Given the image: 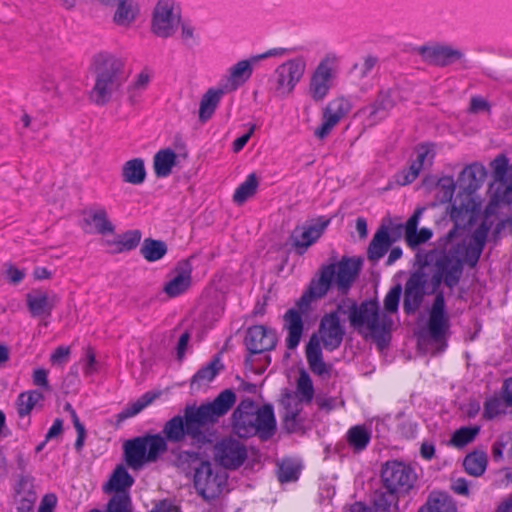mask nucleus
<instances>
[{
    "instance_id": "obj_1",
    "label": "nucleus",
    "mask_w": 512,
    "mask_h": 512,
    "mask_svg": "<svg viewBox=\"0 0 512 512\" xmlns=\"http://www.w3.org/2000/svg\"><path fill=\"white\" fill-rule=\"evenodd\" d=\"M236 402V394L231 389H225L211 402L200 406L186 405L183 415H176L168 420L161 431L168 441L173 444L182 443L189 438L198 446L210 442L205 429L215 425L226 415Z\"/></svg>"
},
{
    "instance_id": "obj_2",
    "label": "nucleus",
    "mask_w": 512,
    "mask_h": 512,
    "mask_svg": "<svg viewBox=\"0 0 512 512\" xmlns=\"http://www.w3.org/2000/svg\"><path fill=\"white\" fill-rule=\"evenodd\" d=\"M231 420L234 432L242 438L258 436L261 440H268L276 431L272 405L266 404L259 408L250 398L240 401Z\"/></svg>"
},
{
    "instance_id": "obj_3",
    "label": "nucleus",
    "mask_w": 512,
    "mask_h": 512,
    "mask_svg": "<svg viewBox=\"0 0 512 512\" xmlns=\"http://www.w3.org/2000/svg\"><path fill=\"white\" fill-rule=\"evenodd\" d=\"M92 67L95 84L90 92V100L98 106H104L125 82L124 62L114 54L100 52L93 56Z\"/></svg>"
},
{
    "instance_id": "obj_4",
    "label": "nucleus",
    "mask_w": 512,
    "mask_h": 512,
    "mask_svg": "<svg viewBox=\"0 0 512 512\" xmlns=\"http://www.w3.org/2000/svg\"><path fill=\"white\" fill-rule=\"evenodd\" d=\"M348 302L350 326L359 334H362L364 328L367 329L379 348L386 347L390 340L392 319L380 313L378 302L376 300H365L360 304L353 300Z\"/></svg>"
},
{
    "instance_id": "obj_5",
    "label": "nucleus",
    "mask_w": 512,
    "mask_h": 512,
    "mask_svg": "<svg viewBox=\"0 0 512 512\" xmlns=\"http://www.w3.org/2000/svg\"><path fill=\"white\" fill-rule=\"evenodd\" d=\"M178 459L188 463L199 462L194 469L193 481L198 495L204 501L211 502L220 496L227 484L228 475L225 471L208 460H201L200 453L195 451H182Z\"/></svg>"
},
{
    "instance_id": "obj_6",
    "label": "nucleus",
    "mask_w": 512,
    "mask_h": 512,
    "mask_svg": "<svg viewBox=\"0 0 512 512\" xmlns=\"http://www.w3.org/2000/svg\"><path fill=\"white\" fill-rule=\"evenodd\" d=\"M168 439L162 433L145 435L128 440L124 444V455L127 465L134 469H141L146 463L157 461L159 456L168 449Z\"/></svg>"
},
{
    "instance_id": "obj_7",
    "label": "nucleus",
    "mask_w": 512,
    "mask_h": 512,
    "mask_svg": "<svg viewBox=\"0 0 512 512\" xmlns=\"http://www.w3.org/2000/svg\"><path fill=\"white\" fill-rule=\"evenodd\" d=\"M380 478L384 488L394 490L405 496L414 488L417 474L409 464L392 460L382 465Z\"/></svg>"
},
{
    "instance_id": "obj_8",
    "label": "nucleus",
    "mask_w": 512,
    "mask_h": 512,
    "mask_svg": "<svg viewBox=\"0 0 512 512\" xmlns=\"http://www.w3.org/2000/svg\"><path fill=\"white\" fill-rule=\"evenodd\" d=\"M306 61L296 57L279 65L272 79L274 96L280 99L289 96L305 73Z\"/></svg>"
},
{
    "instance_id": "obj_9",
    "label": "nucleus",
    "mask_w": 512,
    "mask_h": 512,
    "mask_svg": "<svg viewBox=\"0 0 512 512\" xmlns=\"http://www.w3.org/2000/svg\"><path fill=\"white\" fill-rule=\"evenodd\" d=\"M213 459L218 466L224 469L236 470L247 459V448L239 440L225 437L214 445Z\"/></svg>"
},
{
    "instance_id": "obj_10",
    "label": "nucleus",
    "mask_w": 512,
    "mask_h": 512,
    "mask_svg": "<svg viewBox=\"0 0 512 512\" xmlns=\"http://www.w3.org/2000/svg\"><path fill=\"white\" fill-rule=\"evenodd\" d=\"M448 246L440 253L435 261V269H438L445 276V285L450 289L456 287L462 277L465 255L462 247L455 244L448 249Z\"/></svg>"
},
{
    "instance_id": "obj_11",
    "label": "nucleus",
    "mask_w": 512,
    "mask_h": 512,
    "mask_svg": "<svg viewBox=\"0 0 512 512\" xmlns=\"http://www.w3.org/2000/svg\"><path fill=\"white\" fill-rule=\"evenodd\" d=\"M336 62V55L327 54L312 73L308 92L315 102H321L328 95L332 87L333 65Z\"/></svg>"
},
{
    "instance_id": "obj_12",
    "label": "nucleus",
    "mask_w": 512,
    "mask_h": 512,
    "mask_svg": "<svg viewBox=\"0 0 512 512\" xmlns=\"http://www.w3.org/2000/svg\"><path fill=\"white\" fill-rule=\"evenodd\" d=\"M180 14L175 12L171 0H160L153 12L152 31L161 38L172 36L180 24Z\"/></svg>"
},
{
    "instance_id": "obj_13",
    "label": "nucleus",
    "mask_w": 512,
    "mask_h": 512,
    "mask_svg": "<svg viewBox=\"0 0 512 512\" xmlns=\"http://www.w3.org/2000/svg\"><path fill=\"white\" fill-rule=\"evenodd\" d=\"M427 275L422 270H416L407 279L404 287L403 310L407 315L415 314L426 294Z\"/></svg>"
},
{
    "instance_id": "obj_14",
    "label": "nucleus",
    "mask_w": 512,
    "mask_h": 512,
    "mask_svg": "<svg viewBox=\"0 0 512 512\" xmlns=\"http://www.w3.org/2000/svg\"><path fill=\"white\" fill-rule=\"evenodd\" d=\"M278 338L274 329L264 325L249 327L246 331L244 344L250 355L271 351L276 347Z\"/></svg>"
},
{
    "instance_id": "obj_15",
    "label": "nucleus",
    "mask_w": 512,
    "mask_h": 512,
    "mask_svg": "<svg viewBox=\"0 0 512 512\" xmlns=\"http://www.w3.org/2000/svg\"><path fill=\"white\" fill-rule=\"evenodd\" d=\"M351 109V102L344 97H337L330 101L323 111V122L314 131V135L319 139L327 137L332 129L351 111Z\"/></svg>"
},
{
    "instance_id": "obj_16",
    "label": "nucleus",
    "mask_w": 512,
    "mask_h": 512,
    "mask_svg": "<svg viewBox=\"0 0 512 512\" xmlns=\"http://www.w3.org/2000/svg\"><path fill=\"white\" fill-rule=\"evenodd\" d=\"M335 275V265H325L320 270L318 279H313L310 283L309 289L300 297L296 305L297 310L305 312L312 300L322 298L330 289L333 278Z\"/></svg>"
},
{
    "instance_id": "obj_17",
    "label": "nucleus",
    "mask_w": 512,
    "mask_h": 512,
    "mask_svg": "<svg viewBox=\"0 0 512 512\" xmlns=\"http://www.w3.org/2000/svg\"><path fill=\"white\" fill-rule=\"evenodd\" d=\"M448 328L449 318L446 313L444 294L438 292L434 298L428 320L429 338L435 343L442 342Z\"/></svg>"
},
{
    "instance_id": "obj_18",
    "label": "nucleus",
    "mask_w": 512,
    "mask_h": 512,
    "mask_svg": "<svg viewBox=\"0 0 512 512\" xmlns=\"http://www.w3.org/2000/svg\"><path fill=\"white\" fill-rule=\"evenodd\" d=\"M418 53L425 62L438 67L452 65L464 58V54L461 50L442 44L421 46L418 48Z\"/></svg>"
},
{
    "instance_id": "obj_19",
    "label": "nucleus",
    "mask_w": 512,
    "mask_h": 512,
    "mask_svg": "<svg viewBox=\"0 0 512 512\" xmlns=\"http://www.w3.org/2000/svg\"><path fill=\"white\" fill-rule=\"evenodd\" d=\"M192 265L189 259L177 263L170 273V279L163 287V292L170 298L184 294L192 283Z\"/></svg>"
},
{
    "instance_id": "obj_20",
    "label": "nucleus",
    "mask_w": 512,
    "mask_h": 512,
    "mask_svg": "<svg viewBox=\"0 0 512 512\" xmlns=\"http://www.w3.org/2000/svg\"><path fill=\"white\" fill-rule=\"evenodd\" d=\"M319 334L327 351H334L340 347L345 335V328L341 325L337 313H327L322 317Z\"/></svg>"
},
{
    "instance_id": "obj_21",
    "label": "nucleus",
    "mask_w": 512,
    "mask_h": 512,
    "mask_svg": "<svg viewBox=\"0 0 512 512\" xmlns=\"http://www.w3.org/2000/svg\"><path fill=\"white\" fill-rule=\"evenodd\" d=\"M328 224L329 220H326L317 224L295 227L290 235V242L297 254H304L308 247L321 237Z\"/></svg>"
},
{
    "instance_id": "obj_22",
    "label": "nucleus",
    "mask_w": 512,
    "mask_h": 512,
    "mask_svg": "<svg viewBox=\"0 0 512 512\" xmlns=\"http://www.w3.org/2000/svg\"><path fill=\"white\" fill-rule=\"evenodd\" d=\"M58 301L57 295L40 289L26 294V305L33 318L50 317Z\"/></svg>"
},
{
    "instance_id": "obj_23",
    "label": "nucleus",
    "mask_w": 512,
    "mask_h": 512,
    "mask_svg": "<svg viewBox=\"0 0 512 512\" xmlns=\"http://www.w3.org/2000/svg\"><path fill=\"white\" fill-rule=\"evenodd\" d=\"M335 265V281L338 290L346 294L356 279L362 265V261L356 258L343 257Z\"/></svg>"
},
{
    "instance_id": "obj_24",
    "label": "nucleus",
    "mask_w": 512,
    "mask_h": 512,
    "mask_svg": "<svg viewBox=\"0 0 512 512\" xmlns=\"http://www.w3.org/2000/svg\"><path fill=\"white\" fill-rule=\"evenodd\" d=\"M488 231L489 228L485 223H482L472 233L469 244H466L464 240L455 244L456 246L462 247L466 264L470 267H475L478 263L486 243Z\"/></svg>"
},
{
    "instance_id": "obj_25",
    "label": "nucleus",
    "mask_w": 512,
    "mask_h": 512,
    "mask_svg": "<svg viewBox=\"0 0 512 512\" xmlns=\"http://www.w3.org/2000/svg\"><path fill=\"white\" fill-rule=\"evenodd\" d=\"M450 218L454 222V226L447 234L438 240V248H446L456 238L460 237L461 233L465 230V223H470L472 220V212L467 205L452 206Z\"/></svg>"
},
{
    "instance_id": "obj_26",
    "label": "nucleus",
    "mask_w": 512,
    "mask_h": 512,
    "mask_svg": "<svg viewBox=\"0 0 512 512\" xmlns=\"http://www.w3.org/2000/svg\"><path fill=\"white\" fill-rule=\"evenodd\" d=\"M402 100L401 91L397 86L381 88L371 105V117L380 115L381 118L387 116L398 102Z\"/></svg>"
},
{
    "instance_id": "obj_27",
    "label": "nucleus",
    "mask_w": 512,
    "mask_h": 512,
    "mask_svg": "<svg viewBox=\"0 0 512 512\" xmlns=\"http://www.w3.org/2000/svg\"><path fill=\"white\" fill-rule=\"evenodd\" d=\"M284 329L287 331L286 347L294 350L300 343L304 331L302 314L296 308H290L283 316Z\"/></svg>"
},
{
    "instance_id": "obj_28",
    "label": "nucleus",
    "mask_w": 512,
    "mask_h": 512,
    "mask_svg": "<svg viewBox=\"0 0 512 512\" xmlns=\"http://www.w3.org/2000/svg\"><path fill=\"white\" fill-rule=\"evenodd\" d=\"M306 359L312 373L321 377L330 376L331 366L324 362L320 341L315 334L306 346Z\"/></svg>"
},
{
    "instance_id": "obj_29",
    "label": "nucleus",
    "mask_w": 512,
    "mask_h": 512,
    "mask_svg": "<svg viewBox=\"0 0 512 512\" xmlns=\"http://www.w3.org/2000/svg\"><path fill=\"white\" fill-rule=\"evenodd\" d=\"M417 512H458L457 503L446 492L432 491Z\"/></svg>"
},
{
    "instance_id": "obj_30",
    "label": "nucleus",
    "mask_w": 512,
    "mask_h": 512,
    "mask_svg": "<svg viewBox=\"0 0 512 512\" xmlns=\"http://www.w3.org/2000/svg\"><path fill=\"white\" fill-rule=\"evenodd\" d=\"M401 496L403 495L394 490L384 488L382 485L374 491L372 496L374 512H401L399 507Z\"/></svg>"
},
{
    "instance_id": "obj_31",
    "label": "nucleus",
    "mask_w": 512,
    "mask_h": 512,
    "mask_svg": "<svg viewBox=\"0 0 512 512\" xmlns=\"http://www.w3.org/2000/svg\"><path fill=\"white\" fill-rule=\"evenodd\" d=\"M86 217L83 219L84 223L93 226L95 232L100 235L112 234L115 231L114 225L108 219V214L105 208H89L85 211Z\"/></svg>"
},
{
    "instance_id": "obj_32",
    "label": "nucleus",
    "mask_w": 512,
    "mask_h": 512,
    "mask_svg": "<svg viewBox=\"0 0 512 512\" xmlns=\"http://www.w3.org/2000/svg\"><path fill=\"white\" fill-rule=\"evenodd\" d=\"M486 176L485 167L482 164L473 163L461 172L458 181L465 190L474 192L480 188Z\"/></svg>"
},
{
    "instance_id": "obj_33",
    "label": "nucleus",
    "mask_w": 512,
    "mask_h": 512,
    "mask_svg": "<svg viewBox=\"0 0 512 512\" xmlns=\"http://www.w3.org/2000/svg\"><path fill=\"white\" fill-rule=\"evenodd\" d=\"M393 241L389 236L387 227L381 226L368 246V259L373 262L380 260L388 252Z\"/></svg>"
},
{
    "instance_id": "obj_34",
    "label": "nucleus",
    "mask_w": 512,
    "mask_h": 512,
    "mask_svg": "<svg viewBox=\"0 0 512 512\" xmlns=\"http://www.w3.org/2000/svg\"><path fill=\"white\" fill-rule=\"evenodd\" d=\"M223 89H208L201 97L198 111V118L201 123H206L214 115L222 96Z\"/></svg>"
},
{
    "instance_id": "obj_35",
    "label": "nucleus",
    "mask_w": 512,
    "mask_h": 512,
    "mask_svg": "<svg viewBox=\"0 0 512 512\" xmlns=\"http://www.w3.org/2000/svg\"><path fill=\"white\" fill-rule=\"evenodd\" d=\"M134 484L133 477L128 473L126 468L118 465L111 475L108 483L105 485V492L129 493V488Z\"/></svg>"
},
{
    "instance_id": "obj_36",
    "label": "nucleus",
    "mask_w": 512,
    "mask_h": 512,
    "mask_svg": "<svg viewBox=\"0 0 512 512\" xmlns=\"http://www.w3.org/2000/svg\"><path fill=\"white\" fill-rule=\"evenodd\" d=\"M429 154V150L422 146L417 153V157L410 164L408 169L402 170L396 175V182L401 186L412 183L419 175L420 171L424 166V161Z\"/></svg>"
},
{
    "instance_id": "obj_37",
    "label": "nucleus",
    "mask_w": 512,
    "mask_h": 512,
    "mask_svg": "<svg viewBox=\"0 0 512 512\" xmlns=\"http://www.w3.org/2000/svg\"><path fill=\"white\" fill-rule=\"evenodd\" d=\"M177 155L170 149L159 150L153 159V168L158 178H165L172 172V168L176 165Z\"/></svg>"
},
{
    "instance_id": "obj_38",
    "label": "nucleus",
    "mask_w": 512,
    "mask_h": 512,
    "mask_svg": "<svg viewBox=\"0 0 512 512\" xmlns=\"http://www.w3.org/2000/svg\"><path fill=\"white\" fill-rule=\"evenodd\" d=\"M122 180L133 185L142 184L146 178L144 160L134 158L124 163L121 172Z\"/></svg>"
},
{
    "instance_id": "obj_39",
    "label": "nucleus",
    "mask_w": 512,
    "mask_h": 512,
    "mask_svg": "<svg viewBox=\"0 0 512 512\" xmlns=\"http://www.w3.org/2000/svg\"><path fill=\"white\" fill-rule=\"evenodd\" d=\"M488 463V457L483 450H474L468 453L463 460V467L467 474L480 477L484 474Z\"/></svg>"
},
{
    "instance_id": "obj_40",
    "label": "nucleus",
    "mask_w": 512,
    "mask_h": 512,
    "mask_svg": "<svg viewBox=\"0 0 512 512\" xmlns=\"http://www.w3.org/2000/svg\"><path fill=\"white\" fill-rule=\"evenodd\" d=\"M168 251L167 244L162 240L152 238L144 239L140 248V254L148 262H155L163 258Z\"/></svg>"
},
{
    "instance_id": "obj_41",
    "label": "nucleus",
    "mask_w": 512,
    "mask_h": 512,
    "mask_svg": "<svg viewBox=\"0 0 512 512\" xmlns=\"http://www.w3.org/2000/svg\"><path fill=\"white\" fill-rule=\"evenodd\" d=\"M371 439L369 430L363 425H356L351 427L347 434L346 440L349 446L355 452H361L366 449Z\"/></svg>"
},
{
    "instance_id": "obj_42",
    "label": "nucleus",
    "mask_w": 512,
    "mask_h": 512,
    "mask_svg": "<svg viewBox=\"0 0 512 512\" xmlns=\"http://www.w3.org/2000/svg\"><path fill=\"white\" fill-rule=\"evenodd\" d=\"M295 397L297 403L309 404L314 397V387L309 374L305 370H301L296 383Z\"/></svg>"
},
{
    "instance_id": "obj_43",
    "label": "nucleus",
    "mask_w": 512,
    "mask_h": 512,
    "mask_svg": "<svg viewBox=\"0 0 512 512\" xmlns=\"http://www.w3.org/2000/svg\"><path fill=\"white\" fill-rule=\"evenodd\" d=\"M44 399L43 394L38 390L23 392L17 399V410L20 417L31 413L35 405Z\"/></svg>"
},
{
    "instance_id": "obj_44",
    "label": "nucleus",
    "mask_w": 512,
    "mask_h": 512,
    "mask_svg": "<svg viewBox=\"0 0 512 512\" xmlns=\"http://www.w3.org/2000/svg\"><path fill=\"white\" fill-rule=\"evenodd\" d=\"M259 185L258 178L255 173L247 176L246 180L239 185L233 195V200L237 204H243L248 198L252 197Z\"/></svg>"
},
{
    "instance_id": "obj_45",
    "label": "nucleus",
    "mask_w": 512,
    "mask_h": 512,
    "mask_svg": "<svg viewBox=\"0 0 512 512\" xmlns=\"http://www.w3.org/2000/svg\"><path fill=\"white\" fill-rule=\"evenodd\" d=\"M300 467L291 459H283L277 463V478L280 483H289L298 480Z\"/></svg>"
},
{
    "instance_id": "obj_46",
    "label": "nucleus",
    "mask_w": 512,
    "mask_h": 512,
    "mask_svg": "<svg viewBox=\"0 0 512 512\" xmlns=\"http://www.w3.org/2000/svg\"><path fill=\"white\" fill-rule=\"evenodd\" d=\"M115 5L117 9L114 14V22L121 26L129 25L136 15L132 0H117Z\"/></svg>"
},
{
    "instance_id": "obj_47",
    "label": "nucleus",
    "mask_w": 512,
    "mask_h": 512,
    "mask_svg": "<svg viewBox=\"0 0 512 512\" xmlns=\"http://www.w3.org/2000/svg\"><path fill=\"white\" fill-rule=\"evenodd\" d=\"M479 433L480 426L478 425L461 427L453 433L450 442L457 448H463L474 441Z\"/></svg>"
},
{
    "instance_id": "obj_48",
    "label": "nucleus",
    "mask_w": 512,
    "mask_h": 512,
    "mask_svg": "<svg viewBox=\"0 0 512 512\" xmlns=\"http://www.w3.org/2000/svg\"><path fill=\"white\" fill-rule=\"evenodd\" d=\"M252 74V66L249 60H242L236 63L230 69V81L233 84V88H237L239 85L246 82Z\"/></svg>"
},
{
    "instance_id": "obj_49",
    "label": "nucleus",
    "mask_w": 512,
    "mask_h": 512,
    "mask_svg": "<svg viewBox=\"0 0 512 512\" xmlns=\"http://www.w3.org/2000/svg\"><path fill=\"white\" fill-rule=\"evenodd\" d=\"M107 512H132V502L129 493L114 494L107 503ZM90 512H102L92 509Z\"/></svg>"
},
{
    "instance_id": "obj_50",
    "label": "nucleus",
    "mask_w": 512,
    "mask_h": 512,
    "mask_svg": "<svg viewBox=\"0 0 512 512\" xmlns=\"http://www.w3.org/2000/svg\"><path fill=\"white\" fill-rule=\"evenodd\" d=\"M220 368H222L220 360L218 358L213 359L210 363L197 371L192 378V384H202L212 381L218 374Z\"/></svg>"
},
{
    "instance_id": "obj_51",
    "label": "nucleus",
    "mask_w": 512,
    "mask_h": 512,
    "mask_svg": "<svg viewBox=\"0 0 512 512\" xmlns=\"http://www.w3.org/2000/svg\"><path fill=\"white\" fill-rule=\"evenodd\" d=\"M154 399L150 393H145L140 399L132 403L130 406L125 408L122 412L117 415V421L122 422L130 417L137 415L146 406H148Z\"/></svg>"
},
{
    "instance_id": "obj_52",
    "label": "nucleus",
    "mask_w": 512,
    "mask_h": 512,
    "mask_svg": "<svg viewBox=\"0 0 512 512\" xmlns=\"http://www.w3.org/2000/svg\"><path fill=\"white\" fill-rule=\"evenodd\" d=\"M504 403V398L501 399L497 396L486 399L484 402L483 418L486 420H492L501 413H504Z\"/></svg>"
},
{
    "instance_id": "obj_53",
    "label": "nucleus",
    "mask_w": 512,
    "mask_h": 512,
    "mask_svg": "<svg viewBox=\"0 0 512 512\" xmlns=\"http://www.w3.org/2000/svg\"><path fill=\"white\" fill-rule=\"evenodd\" d=\"M491 167H492L493 178L499 184L501 181L505 180V178L508 174V171L510 169L509 160L503 154L498 155L491 162Z\"/></svg>"
},
{
    "instance_id": "obj_54",
    "label": "nucleus",
    "mask_w": 512,
    "mask_h": 512,
    "mask_svg": "<svg viewBox=\"0 0 512 512\" xmlns=\"http://www.w3.org/2000/svg\"><path fill=\"white\" fill-rule=\"evenodd\" d=\"M141 237L142 234L140 230H130L125 232L117 242V245L119 246L118 251H130L135 249L139 245Z\"/></svg>"
},
{
    "instance_id": "obj_55",
    "label": "nucleus",
    "mask_w": 512,
    "mask_h": 512,
    "mask_svg": "<svg viewBox=\"0 0 512 512\" xmlns=\"http://www.w3.org/2000/svg\"><path fill=\"white\" fill-rule=\"evenodd\" d=\"M301 410L302 407L300 403H295L294 405L288 403V405L285 408V413L283 416V422L287 431L294 432L297 429V418Z\"/></svg>"
},
{
    "instance_id": "obj_56",
    "label": "nucleus",
    "mask_w": 512,
    "mask_h": 512,
    "mask_svg": "<svg viewBox=\"0 0 512 512\" xmlns=\"http://www.w3.org/2000/svg\"><path fill=\"white\" fill-rule=\"evenodd\" d=\"M510 446L512 450V432L501 434L492 445V457L494 461H501L503 459V452Z\"/></svg>"
},
{
    "instance_id": "obj_57",
    "label": "nucleus",
    "mask_w": 512,
    "mask_h": 512,
    "mask_svg": "<svg viewBox=\"0 0 512 512\" xmlns=\"http://www.w3.org/2000/svg\"><path fill=\"white\" fill-rule=\"evenodd\" d=\"M36 85L45 92L55 91L57 89V79L54 72L50 69L42 70L37 77Z\"/></svg>"
},
{
    "instance_id": "obj_58",
    "label": "nucleus",
    "mask_w": 512,
    "mask_h": 512,
    "mask_svg": "<svg viewBox=\"0 0 512 512\" xmlns=\"http://www.w3.org/2000/svg\"><path fill=\"white\" fill-rule=\"evenodd\" d=\"M402 287L400 284L392 287L384 298V309L388 313H395L398 310Z\"/></svg>"
},
{
    "instance_id": "obj_59",
    "label": "nucleus",
    "mask_w": 512,
    "mask_h": 512,
    "mask_svg": "<svg viewBox=\"0 0 512 512\" xmlns=\"http://www.w3.org/2000/svg\"><path fill=\"white\" fill-rule=\"evenodd\" d=\"M424 208H417L414 213L410 216V218L407 220L404 226L399 225L398 229L401 230L402 228L405 231V240L408 237H411L414 235V233L418 230V224L420 217L423 213Z\"/></svg>"
},
{
    "instance_id": "obj_60",
    "label": "nucleus",
    "mask_w": 512,
    "mask_h": 512,
    "mask_svg": "<svg viewBox=\"0 0 512 512\" xmlns=\"http://www.w3.org/2000/svg\"><path fill=\"white\" fill-rule=\"evenodd\" d=\"M433 233L432 230L429 228H421L419 231L417 230L414 235L411 237H408L405 241L407 242L408 246L411 248H415L419 246L420 244H423L431 239Z\"/></svg>"
},
{
    "instance_id": "obj_61",
    "label": "nucleus",
    "mask_w": 512,
    "mask_h": 512,
    "mask_svg": "<svg viewBox=\"0 0 512 512\" xmlns=\"http://www.w3.org/2000/svg\"><path fill=\"white\" fill-rule=\"evenodd\" d=\"M33 384L35 386L41 387L45 390H50V385L48 382V371L44 368H37L33 371L32 375Z\"/></svg>"
},
{
    "instance_id": "obj_62",
    "label": "nucleus",
    "mask_w": 512,
    "mask_h": 512,
    "mask_svg": "<svg viewBox=\"0 0 512 512\" xmlns=\"http://www.w3.org/2000/svg\"><path fill=\"white\" fill-rule=\"evenodd\" d=\"M70 355V348L66 346L57 347L50 356V361L53 365H60L68 360Z\"/></svg>"
},
{
    "instance_id": "obj_63",
    "label": "nucleus",
    "mask_w": 512,
    "mask_h": 512,
    "mask_svg": "<svg viewBox=\"0 0 512 512\" xmlns=\"http://www.w3.org/2000/svg\"><path fill=\"white\" fill-rule=\"evenodd\" d=\"M437 186L444 191V196L446 198H451L453 196V193L455 191V182L452 177H441L437 182Z\"/></svg>"
},
{
    "instance_id": "obj_64",
    "label": "nucleus",
    "mask_w": 512,
    "mask_h": 512,
    "mask_svg": "<svg viewBox=\"0 0 512 512\" xmlns=\"http://www.w3.org/2000/svg\"><path fill=\"white\" fill-rule=\"evenodd\" d=\"M57 502L54 494H47L43 497L38 512H52Z\"/></svg>"
}]
</instances>
